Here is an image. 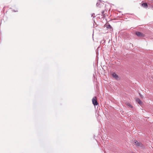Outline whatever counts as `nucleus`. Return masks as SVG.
Here are the masks:
<instances>
[{
    "label": "nucleus",
    "mask_w": 153,
    "mask_h": 153,
    "mask_svg": "<svg viewBox=\"0 0 153 153\" xmlns=\"http://www.w3.org/2000/svg\"><path fill=\"white\" fill-rule=\"evenodd\" d=\"M92 103L95 106L98 105V103L97 101V98L96 97H94L92 99Z\"/></svg>",
    "instance_id": "1"
},
{
    "label": "nucleus",
    "mask_w": 153,
    "mask_h": 153,
    "mask_svg": "<svg viewBox=\"0 0 153 153\" xmlns=\"http://www.w3.org/2000/svg\"><path fill=\"white\" fill-rule=\"evenodd\" d=\"M135 34L137 36L140 37H143L145 36L144 34L140 32H137Z\"/></svg>",
    "instance_id": "2"
},
{
    "label": "nucleus",
    "mask_w": 153,
    "mask_h": 153,
    "mask_svg": "<svg viewBox=\"0 0 153 153\" xmlns=\"http://www.w3.org/2000/svg\"><path fill=\"white\" fill-rule=\"evenodd\" d=\"M135 100L140 105L143 104V102L138 98H136Z\"/></svg>",
    "instance_id": "3"
},
{
    "label": "nucleus",
    "mask_w": 153,
    "mask_h": 153,
    "mask_svg": "<svg viewBox=\"0 0 153 153\" xmlns=\"http://www.w3.org/2000/svg\"><path fill=\"white\" fill-rule=\"evenodd\" d=\"M134 144L137 146H141L142 144L141 143L138 142L137 141H136L134 143Z\"/></svg>",
    "instance_id": "4"
},
{
    "label": "nucleus",
    "mask_w": 153,
    "mask_h": 153,
    "mask_svg": "<svg viewBox=\"0 0 153 153\" xmlns=\"http://www.w3.org/2000/svg\"><path fill=\"white\" fill-rule=\"evenodd\" d=\"M113 76L116 79H117L118 78V75L115 73H114L112 74Z\"/></svg>",
    "instance_id": "5"
},
{
    "label": "nucleus",
    "mask_w": 153,
    "mask_h": 153,
    "mask_svg": "<svg viewBox=\"0 0 153 153\" xmlns=\"http://www.w3.org/2000/svg\"><path fill=\"white\" fill-rule=\"evenodd\" d=\"M142 5L143 7H147V4L146 3H143L142 4Z\"/></svg>",
    "instance_id": "6"
},
{
    "label": "nucleus",
    "mask_w": 153,
    "mask_h": 153,
    "mask_svg": "<svg viewBox=\"0 0 153 153\" xmlns=\"http://www.w3.org/2000/svg\"><path fill=\"white\" fill-rule=\"evenodd\" d=\"M126 105L130 107L131 108H132V106L131 105V104L129 103V102H127L126 103Z\"/></svg>",
    "instance_id": "7"
},
{
    "label": "nucleus",
    "mask_w": 153,
    "mask_h": 153,
    "mask_svg": "<svg viewBox=\"0 0 153 153\" xmlns=\"http://www.w3.org/2000/svg\"><path fill=\"white\" fill-rule=\"evenodd\" d=\"M107 28H111V27L110 25H109L107 26Z\"/></svg>",
    "instance_id": "8"
},
{
    "label": "nucleus",
    "mask_w": 153,
    "mask_h": 153,
    "mask_svg": "<svg viewBox=\"0 0 153 153\" xmlns=\"http://www.w3.org/2000/svg\"><path fill=\"white\" fill-rule=\"evenodd\" d=\"M132 153H135V152H133Z\"/></svg>",
    "instance_id": "9"
}]
</instances>
